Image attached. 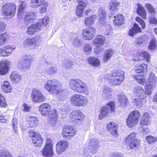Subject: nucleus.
<instances>
[{
  "label": "nucleus",
  "mask_w": 157,
  "mask_h": 157,
  "mask_svg": "<svg viewBox=\"0 0 157 157\" xmlns=\"http://www.w3.org/2000/svg\"><path fill=\"white\" fill-rule=\"evenodd\" d=\"M81 41L77 39H75L74 40L73 44L76 47H79L81 45Z\"/></svg>",
  "instance_id": "nucleus-63"
},
{
  "label": "nucleus",
  "mask_w": 157,
  "mask_h": 157,
  "mask_svg": "<svg viewBox=\"0 0 157 157\" xmlns=\"http://www.w3.org/2000/svg\"><path fill=\"white\" fill-rule=\"evenodd\" d=\"M49 21V18L47 17H45L44 18H43L41 19V26H40V29L42 26H46L48 24V21Z\"/></svg>",
  "instance_id": "nucleus-54"
},
{
  "label": "nucleus",
  "mask_w": 157,
  "mask_h": 157,
  "mask_svg": "<svg viewBox=\"0 0 157 157\" xmlns=\"http://www.w3.org/2000/svg\"><path fill=\"white\" fill-rule=\"evenodd\" d=\"M5 99H0V106L1 107H6L7 106Z\"/></svg>",
  "instance_id": "nucleus-60"
},
{
  "label": "nucleus",
  "mask_w": 157,
  "mask_h": 157,
  "mask_svg": "<svg viewBox=\"0 0 157 157\" xmlns=\"http://www.w3.org/2000/svg\"><path fill=\"white\" fill-rule=\"evenodd\" d=\"M109 108L106 106H103L101 109L100 113L98 116L99 120H101L105 117H106L109 115Z\"/></svg>",
  "instance_id": "nucleus-36"
},
{
  "label": "nucleus",
  "mask_w": 157,
  "mask_h": 157,
  "mask_svg": "<svg viewBox=\"0 0 157 157\" xmlns=\"http://www.w3.org/2000/svg\"><path fill=\"white\" fill-rule=\"evenodd\" d=\"M72 103L75 106H84L86 105L87 101L84 99H71Z\"/></svg>",
  "instance_id": "nucleus-39"
},
{
  "label": "nucleus",
  "mask_w": 157,
  "mask_h": 157,
  "mask_svg": "<svg viewBox=\"0 0 157 157\" xmlns=\"http://www.w3.org/2000/svg\"><path fill=\"white\" fill-rule=\"evenodd\" d=\"M77 133L76 130L72 126L65 125L63 128L62 135L63 138L71 139Z\"/></svg>",
  "instance_id": "nucleus-13"
},
{
  "label": "nucleus",
  "mask_w": 157,
  "mask_h": 157,
  "mask_svg": "<svg viewBox=\"0 0 157 157\" xmlns=\"http://www.w3.org/2000/svg\"><path fill=\"white\" fill-rule=\"evenodd\" d=\"M142 99H134V105H135L138 107H140L143 105Z\"/></svg>",
  "instance_id": "nucleus-59"
},
{
  "label": "nucleus",
  "mask_w": 157,
  "mask_h": 157,
  "mask_svg": "<svg viewBox=\"0 0 157 157\" xmlns=\"http://www.w3.org/2000/svg\"><path fill=\"white\" fill-rule=\"evenodd\" d=\"M118 125L113 121H111L107 124L106 126L107 130L113 135L118 134L117 132Z\"/></svg>",
  "instance_id": "nucleus-25"
},
{
  "label": "nucleus",
  "mask_w": 157,
  "mask_h": 157,
  "mask_svg": "<svg viewBox=\"0 0 157 157\" xmlns=\"http://www.w3.org/2000/svg\"><path fill=\"white\" fill-rule=\"evenodd\" d=\"M62 86L61 83L56 79L48 80L45 84V88L50 93L56 95L62 91Z\"/></svg>",
  "instance_id": "nucleus-3"
},
{
  "label": "nucleus",
  "mask_w": 157,
  "mask_h": 157,
  "mask_svg": "<svg viewBox=\"0 0 157 157\" xmlns=\"http://www.w3.org/2000/svg\"><path fill=\"white\" fill-rule=\"evenodd\" d=\"M10 36L7 32L0 34V45L6 44L9 40Z\"/></svg>",
  "instance_id": "nucleus-41"
},
{
  "label": "nucleus",
  "mask_w": 157,
  "mask_h": 157,
  "mask_svg": "<svg viewBox=\"0 0 157 157\" xmlns=\"http://www.w3.org/2000/svg\"><path fill=\"white\" fill-rule=\"evenodd\" d=\"M33 98H43L44 95L41 91L36 89H33L31 94Z\"/></svg>",
  "instance_id": "nucleus-46"
},
{
  "label": "nucleus",
  "mask_w": 157,
  "mask_h": 157,
  "mask_svg": "<svg viewBox=\"0 0 157 157\" xmlns=\"http://www.w3.org/2000/svg\"><path fill=\"white\" fill-rule=\"evenodd\" d=\"M157 41L156 40L152 38L150 41L149 44L148 46V49L150 50H153L155 49L157 46Z\"/></svg>",
  "instance_id": "nucleus-49"
},
{
  "label": "nucleus",
  "mask_w": 157,
  "mask_h": 157,
  "mask_svg": "<svg viewBox=\"0 0 157 157\" xmlns=\"http://www.w3.org/2000/svg\"><path fill=\"white\" fill-rule=\"evenodd\" d=\"M29 137L32 138L33 144L35 147H38L42 145L44 139L40 134L32 130L29 131Z\"/></svg>",
  "instance_id": "nucleus-10"
},
{
  "label": "nucleus",
  "mask_w": 157,
  "mask_h": 157,
  "mask_svg": "<svg viewBox=\"0 0 157 157\" xmlns=\"http://www.w3.org/2000/svg\"><path fill=\"white\" fill-rule=\"evenodd\" d=\"M136 132H133L130 133L125 140V143L129 150L138 148L140 146L141 140L136 138Z\"/></svg>",
  "instance_id": "nucleus-5"
},
{
  "label": "nucleus",
  "mask_w": 157,
  "mask_h": 157,
  "mask_svg": "<svg viewBox=\"0 0 157 157\" xmlns=\"http://www.w3.org/2000/svg\"><path fill=\"white\" fill-rule=\"evenodd\" d=\"M39 111L43 116H48L50 114V122L52 126L55 125L58 118V112L56 109H52L50 105L47 103H44L39 106Z\"/></svg>",
  "instance_id": "nucleus-1"
},
{
  "label": "nucleus",
  "mask_w": 157,
  "mask_h": 157,
  "mask_svg": "<svg viewBox=\"0 0 157 157\" xmlns=\"http://www.w3.org/2000/svg\"><path fill=\"white\" fill-rule=\"evenodd\" d=\"M137 13L143 19H146L147 18V13L145 8L140 3H137Z\"/></svg>",
  "instance_id": "nucleus-26"
},
{
  "label": "nucleus",
  "mask_w": 157,
  "mask_h": 157,
  "mask_svg": "<svg viewBox=\"0 0 157 157\" xmlns=\"http://www.w3.org/2000/svg\"><path fill=\"white\" fill-rule=\"evenodd\" d=\"M69 145V143L65 140L59 141L56 144V151L59 154H61L64 151L68 148Z\"/></svg>",
  "instance_id": "nucleus-19"
},
{
  "label": "nucleus",
  "mask_w": 157,
  "mask_h": 157,
  "mask_svg": "<svg viewBox=\"0 0 157 157\" xmlns=\"http://www.w3.org/2000/svg\"><path fill=\"white\" fill-rule=\"evenodd\" d=\"M40 26L41 24L38 22L36 24L31 25L27 28V34L30 35H35L37 32L40 31Z\"/></svg>",
  "instance_id": "nucleus-21"
},
{
  "label": "nucleus",
  "mask_w": 157,
  "mask_h": 157,
  "mask_svg": "<svg viewBox=\"0 0 157 157\" xmlns=\"http://www.w3.org/2000/svg\"><path fill=\"white\" fill-rule=\"evenodd\" d=\"M98 12V21L101 24H104L107 18L106 12L105 10L101 8L99 9Z\"/></svg>",
  "instance_id": "nucleus-34"
},
{
  "label": "nucleus",
  "mask_w": 157,
  "mask_h": 157,
  "mask_svg": "<svg viewBox=\"0 0 157 157\" xmlns=\"http://www.w3.org/2000/svg\"><path fill=\"white\" fill-rule=\"evenodd\" d=\"M17 6L14 3H6L2 8V15L5 17H13L15 13Z\"/></svg>",
  "instance_id": "nucleus-8"
},
{
  "label": "nucleus",
  "mask_w": 157,
  "mask_h": 157,
  "mask_svg": "<svg viewBox=\"0 0 157 157\" xmlns=\"http://www.w3.org/2000/svg\"><path fill=\"white\" fill-rule=\"evenodd\" d=\"M151 57L149 54L146 51L138 52L134 56L132 61L134 62L142 61L145 60L147 62H150Z\"/></svg>",
  "instance_id": "nucleus-14"
},
{
  "label": "nucleus",
  "mask_w": 157,
  "mask_h": 157,
  "mask_svg": "<svg viewBox=\"0 0 157 157\" xmlns=\"http://www.w3.org/2000/svg\"><path fill=\"white\" fill-rule=\"evenodd\" d=\"M69 86L71 89L78 93H83L87 90L86 84L78 79H70Z\"/></svg>",
  "instance_id": "nucleus-4"
},
{
  "label": "nucleus",
  "mask_w": 157,
  "mask_h": 157,
  "mask_svg": "<svg viewBox=\"0 0 157 157\" xmlns=\"http://www.w3.org/2000/svg\"><path fill=\"white\" fill-rule=\"evenodd\" d=\"M53 144L51 139H47L46 143L41 152L45 157H52L54 155Z\"/></svg>",
  "instance_id": "nucleus-9"
},
{
  "label": "nucleus",
  "mask_w": 157,
  "mask_h": 157,
  "mask_svg": "<svg viewBox=\"0 0 157 157\" xmlns=\"http://www.w3.org/2000/svg\"><path fill=\"white\" fill-rule=\"evenodd\" d=\"M2 90L5 93H10L12 90V87L9 82L5 81L1 85Z\"/></svg>",
  "instance_id": "nucleus-42"
},
{
  "label": "nucleus",
  "mask_w": 157,
  "mask_h": 157,
  "mask_svg": "<svg viewBox=\"0 0 157 157\" xmlns=\"http://www.w3.org/2000/svg\"><path fill=\"white\" fill-rule=\"evenodd\" d=\"M40 39V37L36 36L33 37H29L26 39L24 41L23 45L24 46H32L37 44V41Z\"/></svg>",
  "instance_id": "nucleus-28"
},
{
  "label": "nucleus",
  "mask_w": 157,
  "mask_h": 157,
  "mask_svg": "<svg viewBox=\"0 0 157 157\" xmlns=\"http://www.w3.org/2000/svg\"><path fill=\"white\" fill-rule=\"evenodd\" d=\"M114 17L113 21L115 25L120 26L124 24L125 18L122 14L118 13Z\"/></svg>",
  "instance_id": "nucleus-29"
},
{
  "label": "nucleus",
  "mask_w": 157,
  "mask_h": 157,
  "mask_svg": "<svg viewBox=\"0 0 157 157\" xmlns=\"http://www.w3.org/2000/svg\"><path fill=\"white\" fill-rule=\"evenodd\" d=\"M6 25L3 22H0V32L4 31L6 29Z\"/></svg>",
  "instance_id": "nucleus-64"
},
{
  "label": "nucleus",
  "mask_w": 157,
  "mask_h": 157,
  "mask_svg": "<svg viewBox=\"0 0 157 157\" xmlns=\"http://www.w3.org/2000/svg\"><path fill=\"white\" fill-rule=\"evenodd\" d=\"M156 79L155 75L154 73H151L148 78V81L149 84H145V90L147 94L149 95L152 93V85L151 83L154 84L156 81Z\"/></svg>",
  "instance_id": "nucleus-17"
},
{
  "label": "nucleus",
  "mask_w": 157,
  "mask_h": 157,
  "mask_svg": "<svg viewBox=\"0 0 157 157\" xmlns=\"http://www.w3.org/2000/svg\"><path fill=\"white\" fill-rule=\"evenodd\" d=\"M10 69L9 62L7 60L0 61V75H4L7 74Z\"/></svg>",
  "instance_id": "nucleus-20"
},
{
  "label": "nucleus",
  "mask_w": 157,
  "mask_h": 157,
  "mask_svg": "<svg viewBox=\"0 0 157 157\" xmlns=\"http://www.w3.org/2000/svg\"><path fill=\"white\" fill-rule=\"evenodd\" d=\"M114 51L111 49L106 50L103 56V60L104 62H108L113 56Z\"/></svg>",
  "instance_id": "nucleus-37"
},
{
  "label": "nucleus",
  "mask_w": 157,
  "mask_h": 157,
  "mask_svg": "<svg viewBox=\"0 0 157 157\" xmlns=\"http://www.w3.org/2000/svg\"><path fill=\"white\" fill-rule=\"evenodd\" d=\"M106 38L104 36L98 35L93 40V44L96 46H102L105 43Z\"/></svg>",
  "instance_id": "nucleus-22"
},
{
  "label": "nucleus",
  "mask_w": 157,
  "mask_h": 157,
  "mask_svg": "<svg viewBox=\"0 0 157 157\" xmlns=\"http://www.w3.org/2000/svg\"><path fill=\"white\" fill-rule=\"evenodd\" d=\"M22 62L19 63L20 68L21 70H27L30 68L31 67V62L33 61L31 56L27 55L22 57Z\"/></svg>",
  "instance_id": "nucleus-18"
},
{
  "label": "nucleus",
  "mask_w": 157,
  "mask_h": 157,
  "mask_svg": "<svg viewBox=\"0 0 157 157\" xmlns=\"http://www.w3.org/2000/svg\"><path fill=\"white\" fill-rule=\"evenodd\" d=\"M124 72L119 70H114L111 72L106 75L105 78L109 82L110 85L113 86H119L124 80Z\"/></svg>",
  "instance_id": "nucleus-2"
},
{
  "label": "nucleus",
  "mask_w": 157,
  "mask_h": 157,
  "mask_svg": "<svg viewBox=\"0 0 157 157\" xmlns=\"http://www.w3.org/2000/svg\"><path fill=\"white\" fill-rule=\"evenodd\" d=\"M17 119L15 118H13L12 121V124L13 129L14 130L15 132H17L18 131L17 127Z\"/></svg>",
  "instance_id": "nucleus-51"
},
{
  "label": "nucleus",
  "mask_w": 157,
  "mask_h": 157,
  "mask_svg": "<svg viewBox=\"0 0 157 157\" xmlns=\"http://www.w3.org/2000/svg\"><path fill=\"white\" fill-rule=\"evenodd\" d=\"M144 127H141V125L140 126V128L141 130V132L144 134H146L149 132V129L147 127L144 128Z\"/></svg>",
  "instance_id": "nucleus-62"
},
{
  "label": "nucleus",
  "mask_w": 157,
  "mask_h": 157,
  "mask_svg": "<svg viewBox=\"0 0 157 157\" xmlns=\"http://www.w3.org/2000/svg\"><path fill=\"white\" fill-rule=\"evenodd\" d=\"M84 118L83 113L80 110L76 109L73 111L70 115V118L71 121L75 123H82Z\"/></svg>",
  "instance_id": "nucleus-12"
},
{
  "label": "nucleus",
  "mask_w": 157,
  "mask_h": 157,
  "mask_svg": "<svg viewBox=\"0 0 157 157\" xmlns=\"http://www.w3.org/2000/svg\"><path fill=\"white\" fill-rule=\"evenodd\" d=\"M97 18L95 15H92L90 17H86L84 21V24L86 25H92L94 22V20Z\"/></svg>",
  "instance_id": "nucleus-43"
},
{
  "label": "nucleus",
  "mask_w": 157,
  "mask_h": 157,
  "mask_svg": "<svg viewBox=\"0 0 157 157\" xmlns=\"http://www.w3.org/2000/svg\"><path fill=\"white\" fill-rule=\"evenodd\" d=\"M76 2L78 5L76 8L75 13L77 16L81 17L83 15L84 10L86 7V4L84 0H76Z\"/></svg>",
  "instance_id": "nucleus-16"
},
{
  "label": "nucleus",
  "mask_w": 157,
  "mask_h": 157,
  "mask_svg": "<svg viewBox=\"0 0 157 157\" xmlns=\"http://www.w3.org/2000/svg\"><path fill=\"white\" fill-rule=\"evenodd\" d=\"M87 60L88 63L91 66L95 67H99L101 64L99 59L94 56L90 57L87 58Z\"/></svg>",
  "instance_id": "nucleus-32"
},
{
  "label": "nucleus",
  "mask_w": 157,
  "mask_h": 157,
  "mask_svg": "<svg viewBox=\"0 0 157 157\" xmlns=\"http://www.w3.org/2000/svg\"><path fill=\"white\" fill-rule=\"evenodd\" d=\"M112 90L110 89L107 87H105L103 90V94L107 97H110L112 95Z\"/></svg>",
  "instance_id": "nucleus-50"
},
{
  "label": "nucleus",
  "mask_w": 157,
  "mask_h": 157,
  "mask_svg": "<svg viewBox=\"0 0 157 157\" xmlns=\"http://www.w3.org/2000/svg\"><path fill=\"white\" fill-rule=\"evenodd\" d=\"M140 116V113L138 110H134L132 111L128 114L126 120L127 126L130 128H132L136 125L138 122Z\"/></svg>",
  "instance_id": "nucleus-7"
},
{
  "label": "nucleus",
  "mask_w": 157,
  "mask_h": 157,
  "mask_svg": "<svg viewBox=\"0 0 157 157\" xmlns=\"http://www.w3.org/2000/svg\"><path fill=\"white\" fill-rule=\"evenodd\" d=\"M149 23L151 24L157 25V19L155 17L151 16L148 19Z\"/></svg>",
  "instance_id": "nucleus-58"
},
{
  "label": "nucleus",
  "mask_w": 157,
  "mask_h": 157,
  "mask_svg": "<svg viewBox=\"0 0 157 157\" xmlns=\"http://www.w3.org/2000/svg\"><path fill=\"white\" fill-rule=\"evenodd\" d=\"M74 65V62L69 60L65 62L64 66L67 69H70L72 68V66Z\"/></svg>",
  "instance_id": "nucleus-55"
},
{
  "label": "nucleus",
  "mask_w": 157,
  "mask_h": 157,
  "mask_svg": "<svg viewBox=\"0 0 157 157\" xmlns=\"http://www.w3.org/2000/svg\"><path fill=\"white\" fill-rule=\"evenodd\" d=\"M135 20L139 23L141 26V28L136 23L133 24V26L129 30L128 34L129 36L133 37L137 33H142V29H144L146 27V24L144 21L140 17L137 16L135 18Z\"/></svg>",
  "instance_id": "nucleus-6"
},
{
  "label": "nucleus",
  "mask_w": 157,
  "mask_h": 157,
  "mask_svg": "<svg viewBox=\"0 0 157 157\" xmlns=\"http://www.w3.org/2000/svg\"><path fill=\"white\" fill-rule=\"evenodd\" d=\"M23 20L24 22L27 24L32 23L35 20V15L31 12L27 13L24 17Z\"/></svg>",
  "instance_id": "nucleus-33"
},
{
  "label": "nucleus",
  "mask_w": 157,
  "mask_h": 157,
  "mask_svg": "<svg viewBox=\"0 0 157 157\" xmlns=\"http://www.w3.org/2000/svg\"><path fill=\"white\" fill-rule=\"evenodd\" d=\"M83 50L85 53L90 54L92 51L91 46L89 44H86L84 47Z\"/></svg>",
  "instance_id": "nucleus-53"
},
{
  "label": "nucleus",
  "mask_w": 157,
  "mask_h": 157,
  "mask_svg": "<svg viewBox=\"0 0 157 157\" xmlns=\"http://www.w3.org/2000/svg\"><path fill=\"white\" fill-rule=\"evenodd\" d=\"M96 30L94 28L89 27L83 29L82 32V36L85 40H92L94 36Z\"/></svg>",
  "instance_id": "nucleus-15"
},
{
  "label": "nucleus",
  "mask_w": 157,
  "mask_h": 157,
  "mask_svg": "<svg viewBox=\"0 0 157 157\" xmlns=\"http://www.w3.org/2000/svg\"><path fill=\"white\" fill-rule=\"evenodd\" d=\"M147 68V64L145 63L141 64L138 63L135 65L134 69L137 73H143L146 70Z\"/></svg>",
  "instance_id": "nucleus-30"
},
{
  "label": "nucleus",
  "mask_w": 157,
  "mask_h": 157,
  "mask_svg": "<svg viewBox=\"0 0 157 157\" xmlns=\"http://www.w3.org/2000/svg\"><path fill=\"white\" fill-rule=\"evenodd\" d=\"M57 72V70L56 67L52 66L49 68L47 71V74L48 75H52Z\"/></svg>",
  "instance_id": "nucleus-52"
},
{
  "label": "nucleus",
  "mask_w": 157,
  "mask_h": 157,
  "mask_svg": "<svg viewBox=\"0 0 157 157\" xmlns=\"http://www.w3.org/2000/svg\"><path fill=\"white\" fill-rule=\"evenodd\" d=\"M28 127L30 128L35 127L38 125V118L35 117L30 116L26 118Z\"/></svg>",
  "instance_id": "nucleus-23"
},
{
  "label": "nucleus",
  "mask_w": 157,
  "mask_h": 157,
  "mask_svg": "<svg viewBox=\"0 0 157 157\" xmlns=\"http://www.w3.org/2000/svg\"><path fill=\"white\" fill-rule=\"evenodd\" d=\"M106 105L109 107L111 112H115L116 107L114 101L109 102L106 104Z\"/></svg>",
  "instance_id": "nucleus-57"
},
{
  "label": "nucleus",
  "mask_w": 157,
  "mask_h": 157,
  "mask_svg": "<svg viewBox=\"0 0 157 157\" xmlns=\"http://www.w3.org/2000/svg\"><path fill=\"white\" fill-rule=\"evenodd\" d=\"M120 2L115 0H111L109 4V9L112 12L117 11L118 10V6H120Z\"/></svg>",
  "instance_id": "nucleus-35"
},
{
  "label": "nucleus",
  "mask_w": 157,
  "mask_h": 157,
  "mask_svg": "<svg viewBox=\"0 0 157 157\" xmlns=\"http://www.w3.org/2000/svg\"><path fill=\"white\" fill-rule=\"evenodd\" d=\"M23 106L24 107V108L23 109V111L25 112H28L30 111L31 107L26 103H24L23 104Z\"/></svg>",
  "instance_id": "nucleus-61"
},
{
  "label": "nucleus",
  "mask_w": 157,
  "mask_h": 157,
  "mask_svg": "<svg viewBox=\"0 0 157 157\" xmlns=\"http://www.w3.org/2000/svg\"><path fill=\"white\" fill-rule=\"evenodd\" d=\"M151 116L148 113H144L142 116L140 122V124L141 127L142 128L149 124L151 121Z\"/></svg>",
  "instance_id": "nucleus-24"
},
{
  "label": "nucleus",
  "mask_w": 157,
  "mask_h": 157,
  "mask_svg": "<svg viewBox=\"0 0 157 157\" xmlns=\"http://www.w3.org/2000/svg\"><path fill=\"white\" fill-rule=\"evenodd\" d=\"M0 157H13L9 150L2 148L0 150Z\"/></svg>",
  "instance_id": "nucleus-48"
},
{
  "label": "nucleus",
  "mask_w": 157,
  "mask_h": 157,
  "mask_svg": "<svg viewBox=\"0 0 157 157\" xmlns=\"http://www.w3.org/2000/svg\"><path fill=\"white\" fill-rule=\"evenodd\" d=\"M146 139L149 143L151 144L157 141V138L151 135L147 136Z\"/></svg>",
  "instance_id": "nucleus-56"
},
{
  "label": "nucleus",
  "mask_w": 157,
  "mask_h": 157,
  "mask_svg": "<svg viewBox=\"0 0 157 157\" xmlns=\"http://www.w3.org/2000/svg\"><path fill=\"white\" fill-rule=\"evenodd\" d=\"M148 41V38L145 35H142L137 37L135 39V43L137 45H140L145 44Z\"/></svg>",
  "instance_id": "nucleus-40"
},
{
  "label": "nucleus",
  "mask_w": 157,
  "mask_h": 157,
  "mask_svg": "<svg viewBox=\"0 0 157 157\" xmlns=\"http://www.w3.org/2000/svg\"><path fill=\"white\" fill-rule=\"evenodd\" d=\"M10 77L13 82L15 83H18L21 79V76L14 72L11 73Z\"/></svg>",
  "instance_id": "nucleus-44"
},
{
  "label": "nucleus",
  "mask_w": 157,
  "mask_h": 157,
  "mask_svg": "<svg viewBox=\"0 0 157 157\" xmlns=\"http://www.w3.org/2000/svg\"><path fill=\"white\" fill-rule=\"evenodd\" d=\"M133 92L138 96L141 98H145L146 97V91H145L140 86H135L134 87Z\"/></svg>",
  "instance_id": "nucleus-31"
},
{
  "label": "nucleus",
  "mask_w": 157,
  "mask_h": 157,
  "mask_svg": "<svg viewBox=\"0 0 157 157\" xmlns=\"http://www.w3.org/2000/svg\"><path fill=\"white\" fill-rule=\"evenodd\" d=\"M134 78L139 84L144 85L146 81V79L144 75H136L133 76Z\"/></svg>",
  "instance_id": "nucleus-47"
},
{
  "label": "nucleus",
  "mask_w": 157,
  "mask_h": 157,
  "mask_svg": "<svg viewBox=\"0 0 157 157\" xmlns=\"http://www.w3.org/2000/svg\"><path fill=\"white\" fill-rule=\"evenodd\" d=\"M26 3L25 1H22L20 4L18 8L17 13L18 17L19 18H22L24 13V9L26 7Z\"/></svg>",
  "instance_id": "nucleus-38"
},
{
  "label": "nucleus",
  "mask_w": 157,
  "mask_h": 157,
  "mask_svg": "<svg viewBox=\"0 0 157 157\" xmlns=\"http://www.w3.org/2000/svg\"><path fill=\"white\" fill-rule=\"evenodd\" d=\"M15 49L11 45H7L4 47L3 48H0V54L3 57L7 56Z\"/></svg>",
  "instance_id": "nucleus-27"
},
{
  "label": "nucleus",
  "mask_w": 157,
  "mask_h": 157,
  "mask_svg": "<svg viewBox=\"0 0 157 157\" xmlns=\"http://www.w3.org/2000/svg\"><path fill=\"white\" fill-rule=\"evenodd\" d=\"M46 0H31L30 6L33 8H36L40 6L39 12L41 13L46 12L49 4Z\"/></svg>",
  "instance_id": "nucleus-11"
},
{
  "label": "nucleus",
  "mask_w": 157,
  "mask_h": 157,
  "mask_svg": "<svg viewBox=\"0 0 157 157\" xmlns=\"http://www.w3.org/2000/svg\"><path fill=\"white\" fill-rule=\"evenodd\" d=\"M145 6L147 10L148 13L153 16L156 15V11L153 6L150 3L145 4Z\"/></svg>",
  "instance_id": "nucleus-45"
}]
</instances>
